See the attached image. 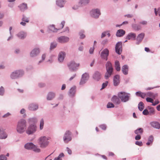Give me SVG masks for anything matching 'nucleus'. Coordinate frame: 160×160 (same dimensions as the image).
<instances>
[{"instance_id":"1","label":"nucleus","mask_w":160,"mask_h":160,"mask_svg":"<svg viewBox=\"0 0 160 160\" xmlns=\"http://www.w3.org/2000/svg\"><path fill=\"white\" fill-rule=\"evenodd\" d=\"M27 122L26 120L24 119L20 120L18 122L16 130L20 133H22L24 132L26 128Z\"/></svg>"},{"instance_id":"2","label":"nucleus","mask_w":160,"mask_h":160,"mask_svg":"<svg viewBox=\"0 0 160 160\" xmlns=\"http://www.w3.org/2000/svg\"><path fill=\"white\" fill-rule=\"evenodd\" d=\"M106 68L107 71L105 75V78L106 79H107L112 75L113 68L111 63L108 61L106 64Z\"/></svg>"},{"instance_id":"3","label":"nucleus","mask_w":160,"mask_h":160,"mask_svg":"<svg viewBox=\"0 0 160 160\" xmlns=\"http://www.w3.org/2000/svg\"><path fill=\"white\" fill-rule=\"evenodd\" d=\"M67 65L70 71H76L78 69L80 66V63L76 62L75 61H72L68 62Z\"/></svg>"},{"instance_id":"4","label":"nucleus","mask_w":160,"mask_h":160,"mask_svg":"<svg viewBox=\"0 0 160 160\" xmlns=\"http://www.w3.org/2000/svg\"><path fill=\"white\" fill-rule=\"evenodd\" d=\"M118 96L122 102H126L129 100L130 94L126 92H122L118 93Z\"/></svg>"},{"instance_id":"5","label":"nucleus","mask_w":160,"mask_h":160,"mask_svg":"<svg viewBox=\"0 0 160 160\" xmlns=\"http://www.w3.org/2000/svg\"><path fill=\"white\" fill-rule=\"evenodd\" d=\"M48 138L45 136L41 137L39 139V143L42 148H45L48 144Z\"/></svg>"},{"instance_id":"6","label":"nucleus","mask_w":160,"mask_h":160,"mask_svg":"<svg viewBox=\"0 0 160 160\" xmlns=\"http://www.w3.org/2000/svg\"><path fill=\"white\" fill-rule=\"evenodd\" d=\"M24 147L26 149H32L36 152H39L40 151V149L38 148L37 147L34 145L32 143H27L25 145Z\"/></svg>"},{"instance_id":"7","label":"nucleus","mask_w":160,"mask_h":160,"mask_svg":"<svg viewBox=\"0 0 160 160\" xmlns=\"http://www.w3.org/2000/svg\"><path fill=\"white\" fill-rule=\"evenodd\" d=\"M24 72L22 70H16L11 73L10 77L12 79H15L22 76Z\"/></svg>"},{"instance_id":"8","label":"nucleus","mask_w":160,"mask_h":160,"mask_svg":"<svg viewBox=\"0 0 160 160\" xmlns=\"http://www.w3.org/2000/svg\"><path fill=\"white\" fill-rule=\"evenodd\" d=\"M65 22L64 21H62L59 24V27L58 28H55L53 25H52L49 26V29L53 32H57L58 30L62 28L64 26Z\"/></svg>"},{"instance_id":"9","label":"nucleus","mask_w":160,"mask_h":160,"mask_svg":"<svg viewBox=\"0 0 160 160\" xmlns=\"http://www.w3.org/2000/svg\"><path fill=\"white\" fill-rule=\"evenodd\" d=\"M37 127L35 125H31L28 126L26 131V132L28 134H31L36 131Z\"/></svg>"},{"instance_id":"10","label":"nucleus","mask_w":160,"mask_h":160,"mask_svg":"<svg viewBox=\"0 0 160 160\" xmlns=\"http://www.w3.org/2000/svg\"><path fill=\"white\" fill-rule=\"evenodd\" d=\"M71 132L69 131H67L63 137V140L66 143H68L71 140L72 138L70 136Z\"/></svg>"},{"instance_id":"11","label":"nucleus","mask_w":160,"mask_h":160,"mask_svg":"<svg viewBox=\"0 0 160 160\" xmlns=\"http://www.w3.org/2000/svg\"><path fill=\"white\" fill-rule=\"evenodd\" d=\"M109 51L108 49L106 48L104 49L101 53V58L107 60L108 59V57L109 55Z\"/></svg>"},{"instance_id":"12","label":"nucleus","mask_w":160,"mask_h":160,"mask_svg":"<svg viewBox=\"0 0 160 160\" xmlns=\"http://www.w3.org/2000/svg\"><path fill=\"white\" fill-rule=\"evenodd\" d=\"M91 16L94 18H98L100 14V11L98 9H93L91 12Z\"/></svg>"},{"instance_id":"13","label":"nucleus","mask_w":160,"mask_h":160,"mask_svg":"<svg viewBox=\"0 0 160 160\" xmlns=\"http://www.w3.org/2000/svg\"><path fill=\"white\" fill-rule=\"evenodd\" d=\"M115 50L116 52L120 54L122 51V43L121 42H118L116 45Z\"/></svg>"},{"instance_id":"14","label":"nucleus","mask_w":160,"mask_h":160,"mask_svg":"<svg viewBox=\"0 0 160 160\" xmlns=\"http://www.w3.org/2000/svg\"><path fill=\"white\" fill-rule=\"evenodd\" d=\"M58 42L63 43L68 42L69 40L68 38L65 36H61L58 38Z\"/></svg>"},{"instance_id":"15","label":"nucleus","mask_w":160,"mask_h":160,"mask_svg":"<svg viewBox=\"0 0 160 160\" xmlns=\"http://www.w3.org/2000/svg\"><path fill=\"white\" fill-rule=\"evenodd\" d=\"M22 20L23 22H21L20 24L21 25L23 26H25L26 25V22H29V19L24 15H23Z\"/></svg>"},{"instance_id":"16","label":"nucleus","mask_w":160,"mask_h":160,"mask_svg":"<svg viewBox=\"0 0 160 160\" xmlns=\"http://www.w3.org/2000/svg\"><path fill=\"white\" fill-rule=\"evenodd\" d=\"M119 78L120 76L119 75H116L113 79L114 85V86H117L119 83Z\"/></svg>"},{"instance_id":"17","label":"nucleus","mask_w":160,"mask_h":160,"mask_svg":"<svg viewBox=\"0 0 160 160\" xmlns=\"http://www.w3.org/2000/svg\"><path fill=\"white\" fill-rule=\"evenodd\" d=\"M39 52L40 51L38 49H34L31 51L30 53V56L32 57H34L39 53Z\"/></svg>"},{"instance_id":"18","label":"nucleus","mask_w":160,"mask_h":160,"mask_svg":"<svg viewBox=\"0 0 160 160\" xmlns=\"http://www.w3.org/2000/svg\"><path fill=\"white\" fill-rule=\"evenodd\" d=\"M122 71L124 75H127L128 73V67L127 65L123 66L122 68Z\"/></svg>"},{"instance_id":"19","label":"nucleus","mask_w":160,"mask_h":160,"mask_svg":"<svg viewBox=\"0 0 160 160\" xmlns=\"http://www.w3.org/2000/svg\"><path fill=\"white\" fill-rule=\"evenodd\" d=\"M111 101L115 103L118 104L121 101L116 96H114L112 98Z\"/></svg>"},{"instance_id":"20","label":"nucleus","mask_w":160,"mask_h":160,"mask_svg":"<svg viewBox=\"0 0 160 160\" xmlns=\"http://www.w3.org/2000/svg\"><path fill=\"white\" fill-rule=\"evenodd\" d=\"M93 78L95 80L98 81L101 78V74L99 72H96L93 75Z\"/></svg>"},{"instance_id":"21","label":"nucleus","mask_w":160,"mask_h":160,"mask_svg":"<svg viewBox=\"0 0 160 160\" xmlns=\"http://www.w3.org/2000/svg\"><path fill=\"white\" fill-rule=\"evenodd\" d=\"M65 55V54L64 52H60L58 55V60L60 62H62L64 58Z\"/></svg>"},{"instance_id":"22","label":"nucleus","mask_w":160,"mask_h":160,"mask_svg":"<svg viewBox=\"0 0 160 160\" xmlns=\"http://www.w3.org/2000/svg\"><path fill=\"white\" fill-rule=\"evenodd\" d=\"M136 37V34L132 32L129 33L127 36L126 38L128 40L131 39H135Z\"/></svg>"},{"instance_id":"23","label":"nucleus","mask_w":160,"mask_h":160,"mask_svg":"<svg viewBox=\"0 0 160 160\" xmlns=\"http://www.w3.org/2000/svg\"><path fill=\"white\" fill-rule=\"evenodd\" d=\"M125 33V31L122 29H119L118 30L116 33V35L118 37H120L124 35Z\"/></svg>"},{"instance_id":"24","label":"nucleus","mask_w":160,"mask_h":160,"mask_svg":"<svg viewBox=\"0 0 160 160\" xmlns=\"http://www.w3.org/2000/svg\"><path fill=\"white\" fill-rule=\"evenodd\" d=\"M151 126L153 127L159 129L160 128V124L157 122H152L150 123Z\"/></svg>"},{"instance_id":"25","label":"nucleus","mask_w":160,"mask_h":160,"mask_svg":"<svg viewBox=\"0 0 160 160\" xmlns=\"http://www.w3.org/2000/svg\"><path fill=\"white\" fill-rule=\"evenodd\" d=\"M17 35L19 38L23 39L26 36V34L24 32H21L18 33Z\"/></svg>"},{"instance_id":"26","label":"nucleus","mask_w":160,"mask_h":160,"mask_svg":"<svg viewBox=\"0 0 160 160\" xmlns=\"http://www.w3.org/2000/svg\"><path fill=\"white\" fill-rule=\"evenodd\" d=\"M18 7L20 8V10L22 11H23L27 9L28 7L27 4L25 3H23L18 6Z\"/></svg>"},{"instance_id":"27","label":"nucleus","mask_w":160,"mask_h":160,"mask_svg":"<svg viewBox=\"0 0 160 160\" xmlns=\"http://www.w3.org/2000/svg\"><path fill=\"white\" fill-rule=\"evenodd\" d=\"M38 108V105L34 104H31L30 105L29 107V109L31 111H34L37 109Z\"/></svg>"},{"instance_id":"28","label":"nucleus","mask_w":160,"mask_h":160,"mask_svg":"<svg viewBox=\"0 0 160 160\" xmlns=\"http://www.w3.org/2000/svg\"><path fill=\"white\" fill-rule=\"evenodd\" d=\"M137 96L141 97L142 98H144L146 97V93L142 92L140 91L137 92L136 93Z\"/></svg>"},{"instance_id":"29","label":"nucleus","mask_w":160,"mask_h":160,"mask_svg":"<svg viewBox=\"0 0 160 160\" xmlns=\"http://www.w3.org/2000/svg\"><path fill=\"white\" fill-rule=\"evenodd\" d=\"M7 134L3 131L0 130V138L1 139H5L7 138Z\"/></svg>"},{"instance_id":"30","label":"nucleus","mask_w":160,"mask_h":160,"mask_svg":"<svg viewBox=\"0 0 160 160\" xmlns=\"http://www.w3.org/2000/svg\"><path fill=\"white\" fill-rule=\"evenodd\" d=\"M55 94L52 92H50L48 93L47 97V99L48 100H52L55 97Z\"/></svg>"},{"instance_id":"31","label":"nucleus","mask_w":160,"mask_h":160,"mask_svg":"<svg viewBox=\"0 0 160 160\" xmlns=\"http://www.w3.org/2000/svg\"><path fill=\"white\" fill-rule=\"evenodd\" d=\"M76 87H73L69 91V95L70 96H73L74 95L75 92Z\"/></svg>"},{"instance_id":"32","label":"nucleus","mask_w":160,"mask_h":160,"mask_svg":"<svg viewBox=\"0 0 160 160\" xmlns=\"http://www.w3.org/2000/svg\"><path fill=\"white\" fill-rule=\"evenodd\" d=\"M145 34L144 33H142L139 34L137 37V40L140 42H141Z\"/></svg>"},{"instance_id":"33","label":"nucleus","mask_w":160,"mask_h":160,"mask_svg":"<svg viewBox=\"0 0 160 160\" xmlns=\"http://www.w3.org/2000/svg\"><path fill=\"white\" fill-rule=\"evenodd\" d=\"M115 69L117 71H119L120 70L121 67L120 64L119 62L118 61H116L115 62Z\"/></svg>"},{"instance_id":"34","label":"nucleus","mask_w":160,"mask_h":160,"mask_svg":"<svg viewBox=\"0 0 160 160\" xmlns=\"http://www.w3.org/2000/svg\"><path fill=\"white\" fill-rule=\"evenodd\" d=\"M56 3L57 5L60 7H63L64 4L63 0H57Z\"/></svg>"},{"instance_id":"35","label":"nucleus","mask_w":160,"mask_h":160,"mask_svg":"<svg viewBox=\"0 0 160 160\" xmlns=\"http://www.w3.org/2000/svg\"><path fill=\"white\" fill-rule=\"evenodd\" d=\"M143 132V129L142 128H139L135 131V133L137 135L142 134Z\"/></svg>"},{"instance_id":"36","label":"nucleus","mask_w":160,"mask_h":160,"mask_svg":"<svg viewBox=\"0 0 160 160\" xmlns=\"http://www.w3.org/2000/svg\"><path fill=\"white\" fill-rule=\"evenodd\" d=\"M90 0H80L79 3L84 5L88 4L90 2Z\"/></svg>"},{"instance_id":"37","label":"nucleus","mask_w":160,"mask_h":160,"mask_svg":"<svg viewBox=\"0 0 160 160\" xmlns=\"http://www.w3.org/2000/svg\"><path fill=\"white\" fill-rule=\"evenodd\" d=\"M144 105L142 102H140L138 105V108L140 111H142L144 109Z\"/></svg>"},{"instance_id":"38","label":"nucleus","mask_w":160,"mask_h":160,"mask_svg":"<svg viewBox=\"0 0 160 160\" xmlns=\"http://www.w3.org/2000/svg\"><path fill=\"white\" fill-rule=\"evenodd\" d=\"M146 97H151L153 99H155V95L153 93L151 92H148L146 93Z\"/></svg>"},{"instance_id":"39","label":"nucleus","mask_w":160,"mask_h":160,"mask_svg":"<svg viewBox=\"0 0 160 160\" xmlns=\"http://www.w3.org/2000/svg\"><path fill=\"white\" fill-rule=\"evenodd\" d=\"M64 154L62 153H61L58 157L55 158L54 160H62V158L64 157Z\"/></svg>"},{"instance_id":"40","label":"nucleus","mask_w":160,"mask_h":160,"mask_svg":"<svg viewBox=\"0 0 160 160\" xmlns=\"http://www.w3.org/2000/svg\"><path fill=\"white\" fill-rule=\"evenodd\" d=\"M154 12L156 16H157L158 14L160 17V8L158 9L157 10L156 8H154Z\"/></svg>"},{"instance_id":"41","label":"nucleus","mask_w":160,"mask_h":160,"mask_svg":"<svg viewBox=\"0 0 160 160\" xmlns=\"http://www.w3.org/2000/svg\"><path fill=\"white\" fill-rule=\"evenodd\" d=\"M44 124V120L43 119H42L41 120L40 122V130H42L43 128Z\"/></svg>"},{"instance_id":"42","label":"nucleus","mask_w":160,"mask_h":160,"mask_svg":"<svg viewBox=\"0 0 160 160\" xmlns=\"http://www.w3.org/2000/svg\"><path fill=\"white\" fill-rule=\"evenodd\" d=\"M89 78V76L88 75L87 73H85L82 75V80H83V79H85V80L86 81Z\"/></svg>"},{"instance_id":"43","label":"nucleus","mask_w":160,"mask_h":160,"mask_svg":"<svg viewBox=\"0 0 160 160\" xmlns=\"http://www.w3.org/2000/svg\"><path fill=\"white\" fill-rule=\"evenodd\" d=\"M84 32L83 31H81L79 33V34L80 36V38L81 39H83L84 38H85V35L83 34Z\"/></svg>"},{"instance_id":"44","label":"nucleus","mask_w":160,"mask_h":160,"mask_svg":"<svg viewBox=\"0 0 160 160\" xmlns=\"http://www.w3.org/2000/svg\"><path fill=\"white\" fill-rule=\"evenodd\" d=\"M107 108H113L114 107V105L112 102H109L107 104Z\"/></svg>"},{"instance_id":"45","label":"nucleus","mask_w":160,"mask_h":160,"mask_svg":"<svg viewBox=\"0 0 160 160\" xmlns=\"http://www.w3.org/2000/svg\"><path fill=\"white\" fill-rule=\"evenodd\" d=\"M57 44L56 42H53L51 43L50 49H53L55 48L57 46Z\"/></svg>"},{"instance_id":"46","label":"nucleus","mask_w":160,"mask_h":160,"mask_svg":"<svg viewBox=\"0 0 160 160\" xmlns=\"http://www.w3.org/2000/svg\"><path fill=\"white\" fill-rule=\"evenodd\" d=\"M4 88L2 87L0 88V95L2 96L4 93Z\"/></svg>"},{"instance_id":"47","label":"nucleus","mask_w":160,"mask_h":160,"mask_svg":"<svg viewBox=\"0 0 160 160\" xmlns=\"http://www.w3.org/2000/svg\"><path fill=\"white\" fill-rule=\"evenodd\" d=\"M146 100L148 102H150L152 103L154 102V100L153 99L149 97L147 98H146Z\"/></svg>"},{"instance_id":"48","label":"nucleus","mask_w":160,"mask_h":160,"mask_svg":"<svg viewBox=\"0 0 160 160\" xmlns=\"http://www.w3.org/2000/svg\"><path fill=\"white\" fill-rule=\"evenodd\" d=\"M150 114H153L155 112V110L153 108H150V111L149 112Z\"/></svg>"},{"instance_id":"49","label":"nucleus","mask_w":160,"mask_h":160,"mask_svg":"<svg viewBox=\"0 0 160 160\" xmlns=\"http://www.w3.org/2000/svg\"><path fill=\"white\" fill-rule=\"evenodd\" d=\"M7 158L3 155L0 156V160H7Z\"/></svg>"},{"instance_id":"50","label":"nucleus","mask_w":160,"mask_h":160,"mask_svg":"<svg viewBox=\"0 0 160 160\" xmlns=\"http://www.w3.org/2000/svg\"><path fill=\"white\" fill-rule=\"evenodd\" d=\"M135 144L137 145L140 146H141L142 145V142L137 141L135 142Z\"/></svg>"},{"instance_id":"51","label":"nucleus","mask_w":160,"mask_h":160,"mask_svg":"<svg viewBox=\"0 0 160 160\" xmlns=\"http://www.w3.org/2000/svg\"><path fill=\"white\" fill-rule=\"evenodd\" d=\"M149 112L148 110L147 109H145L142 112V113L143 115H147L148 114Z\"/></svg>"},{"instance_id":"52","label":"nucleus","mask_w":160,"mask_h":160,"mask_svg":"<svg viewBox=\"0 0 160 160\" xmlns=\"http://www.w3.org/2000/svg\"><path fill=\"white\" fill-rule=\"evenodd\" d=\"M153 137L152 136H150L148 139V141L150 142L151 143H152L153 141Z\"/></svg>"},{"instance_id":"53","label":"nucleus","mask_w":160,"mask_h":160,"mask_svg":"<svg viewBox=\"0 0 160 160\" xmlns=\"http://www.w3.org/2000/svg\"><path fill=\"white\" fill-rule=\"evenodd\" d=\"M108 82L107 81L105 83H103L102 85V89H104L108 85Z\"/></svg>"},{"instance_id":"54","label":"nucleus","mask_w":160,"mask_h":160,"mask_svg":"<svg viewBox=\"0 0 160 160\" xmlns=\"http://www.w3.org/2000/svg\"><path fill=\"white\" fill-rule=\"evenodd\" d=\"M139 23L140 24L145 25H146L147 24L148 22L147 21H142L140 22H139Z\"/></svg>"},{"instance_id":"55","label":"nucleus","mask_w":160,"mask_h":160,"mask_svg":"<svg viewBox=\"0 0 160 160\" xmlns=\"http://www.w3.org/2000/svg\"><path fill=\"white\" fill-rule=\"evenodd\" d=\"M94 47H91L90 48L89 52L90 54H92L93 53L94 50Z\"/></svg>"},{"instance_id":"56","label":"nucleus","mask_w":160,"mask_h":160,"mask_svg":"<svg viewBox=\"0 0 160 160\" xmlns=\"http://www.w3.org/2000/svg\"><path fill=\"white\" fill-rule=\"evenodd\" d=\"M159 103V102L158 100H155L154 102H153L152 103V105L153 106H155L158 104Z\"/></svg>"},{"instance_id":"57","label":"nucleus","mask_w":160,"mask_h":160,"mask_svg":"<svg viewBox=\"0 0 160 160\" xmlns=\"http://www.w3.org/2000/svg\"><path fill=\"white\" fill-rule=\"evenodd\" d=\"M82 80V78L81 80V81L80 82V85H82V84L85 83L86 82V81L85 79H83V80Z\"/></svg>"},{"instance_id":"58","label":"nucleus","mask_w":160,"mask_h":160,"mask_svg":"<svg viewBox=\"0 0 160 160\" xmlns=\"http://www.w3.org/2000/svg\"><path fill=\"white\" fill-rule=\"evenodd\" d=\"M141 138V137L140 135H137L135 137V139L136 140H140Z\"/></svg>"},{"instance_id":"59","label":"nucleus","mask_w":160,"mask_h":160,"mask_svg":"<svg viewBox=\"0 0 160 160\" xmlns=\"http://www.w3.org/2000/svg\"><path fill=\"white\" fill-rule=\"evenodd\" d=\"M108 32H105L102 33L101 35V38H103L106 35V34H107Z\"/></svg>"},{"instance_id":"60","label":"nucleus","mask_w":160,"mask_h":160,"mask_svg":"<svg viewBox=\"0 0 160 160\" xmlns=\"http://www.w3.org/2000/svg\"><path fill=\"white\" fill-rule=\"evenodd\" d=\"M10 114L9 113V112H8L7 113H6V114L4 115L3 116H2V117L3 118H7L10 115Z\"/></svg>"},{"instance_id":"61","label":"nucleus","mask_w":160,"mask_h":160,"mask_svg":"<svg viewBox=\"0 0 160 160\" xmlns=\"http://www.w3.org/2000/svg\"><path fill=\"white\" fill-rule=\"evenodd\" d=\"M67 149L68 153L69 154H71L72 153V151L71 150L68 148H67Z\"/></svg>"},{"instance_id":"62","label":"nucleus","mask_w":160,"mask_h":160,"mask_svg":"<svg viewBox=\"0 0 160 160\" xmlns=\"http://www.w3.org/2000/svg\"><path fill=\"white\" fill-rule=\"evenodd\" d=\"M100 127L103 130H105L106 128V126L104 125H101L100 126Z\"/></svg>"},{"instance_id":"63","label":"nucleus","mask_w":160,"mask_h":160,"mask_svg":"<svg viewBox=\"0 0 160 160\" xmlns=\"http://www.w3.org/2000/svg\"><path fill=\"white\" fill-rule=\"evenodd\" d=\"M124 16L128 18H132L133 17V15L132 14H128L125 15Z\"/></svg>"},{"instance_id":"64","label":"nucleus","mask_w":160,"mask_h":160,"mask_svg":"<svg viewBox=\"0 0 160 160\" xmlns=\"http://www.w3.org/2000/svg\"><path fill=\"white\" fill-rule=\"evenodd\" d=\"M141 29V28L139 26H138L136 28H134V29L138 31Z\"/></svg>"}]
</instances>
